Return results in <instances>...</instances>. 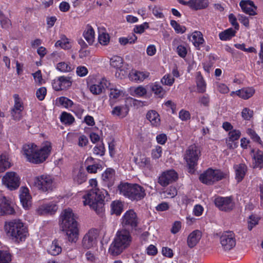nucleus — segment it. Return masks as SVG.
Segmentation results:
<instances>
[{
  "label": "nucleus",
  "instance_id": "20",
  "mask_svg": "<svg viewBox=\"0 0 263 263\" xmlns=\"http://www.w3.org/2000/svg\"><path fill=\"white\" fill-rule=\"evenodd\" d=\"M239 5L242 11L247 14L251 15H254L255 13L256 7L255 6L254 3L250 0L241 1Z\"/></svg>",
  "mask_w": 263,
  "mask_h": 263
},
{
  "label": "nucleus",
  "instance_id": "8",
  "mask_svg": "<svg viewBox=\"0 0 263 263\" xmlns=\"http://www.w3.org/2000/svg\"><path fill=\"white\" fill-rule=\"evenodd\" d=\"M200 155V151L199 147L195 145L190 146L184 156V159L189 166L190 173H193L194 172V167L197 164V161Z\"/></svg>",
  "mask_w": 263,
  "mask_h": 263
},
{
  "label": "nucleus",
  "instance_id": "38",
  "mask_svg": "<svg viewBox=\"0 0 263 263\" xmlns=\"http://www.w3.org/2000/svg\"><path fill=\"white\" fill-rule=\"evenodd\" d=\"M111 208L112 213L120 215L123 211V204L120 201H114L111 203Z\"/></svg>",
  "mask_w": 263,
  "mask_h": 263
},
{
  "label": "nucleus",
  "instance_id": "30",
  "mask_svg": "<svg viewBox=\"0 0 263 263\" xmlns=\"http://www.w3.org/2000/svg\"><path fill=\"white\" fill-rule=\"evenodd\" d=\"M47 252L51 255L56 256L62 252V248L58 240H54L47 249Z\"/></svg>",
  "mask_w": 263,
  "mask_h": 263
},
{
  "label": "nucleus",
  "instance_id": "41",
  "mask_svg": "<svg viewBox=\"0 0 263 263\" xmlns=\"http://www.w3.org/2000/svg\"><path fill=\"white\" fill-rule=\"evenodd\" d=\"M60 120L63 123L70 125L74 122V118L70 114L63 112L61 115Z\"/></svg>",
  "mask_w": 263,
  "mask_h": 263
},
{
  "label": "nucleus",
  "instance_id": "29",
  "mask_svg": "<svg viewBox=\"0 0 263 263\" xmlns=\"http://www.w3.org/2000/svg\"><path fill=\"white\" fill-rule=\"evenodd\" d=\"M148 87L155 95L159 98H162L165 94V90L158 83H151L148 85Z\"/></svg>",
  "mask_w": 263,
  "mask_h": 263
},
{
  "label": "nucleus",
  "instance_id": "48",
  "mask_svg": "<svg viewBox=\"0 0 263 263\" xmlns=\"http://www.w3.org/2000/svg\"><path fill=\"white\" fill-rule=\"evenodd\" d=\"M11 255L7 251L0 250V263H10Z\"/></svg>",
  "mask_w": 263,
  "mask_h": 263
},
{
  "label": "nucleus",
  "instance_id": "25",
  "mask_svg": "<svg viewBox=\"0 0 263 263\" xmlns=\"http://www.w3.org/2000/svg\"><path fill=\"white\" fill-rule=\"evenodd\" d=\"M255 90L252 87L243 88L236 91V94L240 98L246 100L251 97L254 93Z\"/></svg>",
  "mask_w": 263,
  "mask_h": 263
},
{
  "label": "nucleus",
  "instance_id": "15",
  "mask_svg": "<svg viewBox=\"0 0 263 263\" xmlns=\"http://www.w3.org/2000/svg\"><path fill=\"white\" fill-rule=\"evenodd\" d=\"M98 235L96 230H90L83 238L82 245L83 247L86 249H90L95 246L97 243Z\"/></svg>",
  "mask_w": 263,
  "mask_h": 263
},
{
  "label": "nucleus",
  "instance_id": "47",
  "mask_svg": "<svg viewBox=\"0 0 263 263\" xmlns=\"http://www.w3.org/2000/svg\"><path fill=\"white\" fill-rule=\"evenodd\" d=\"M137 39V36L134 34H133L131 36H128L127 37L119 38V42L121 45H125L128 43L132 44L135 43Z\"/></svg>",
  "mask_w": 263,
  "mask_h": 263
},
{
  "label": "nucleus",
  "instance_id": "16",
  "mask_svg": "<svg viewBox=\"0 0 263 263\" xmlns=\"http://www.w3.org/2000/svg\"><path fill=\"white\" fill-rule=\"evenodd\" d=\"M110 85V83L105 79H102L97 83L90 86L89 90L93 95H100L105 88H107Z\"/></svg>",
  "mask_w": 263,
  "mask_h": 263
},
{
  "label": "nucleus",
  "instance_id": "27",
  "mask_svg": "<svg viewBox=\"0 0 263 263\" xmlns=\"http://www.w3.org/2000/svg\"><path fill=\"white\" fill-rule=\"evenodd\" d=\"M191 8L197 10L206 8L209 5L208 0H190Z\"/></svg>",
  "mask_w": 263,
  "mask_h": 263
},
{
  "label": "nucleus",
  "instance_id": "42",
  "mask_svg": "<svg viewBox=\"0 0 263 263\" xmlns=\"http://www.w3.org/2000/svg\"><path fill=\"white\" fill-rule=\"evenodd\" d=\"M56 47L60 46L64 49H68L71 48V45L68 39L64 36L61 40L58 41L55 44Z\"/></svg>",
  "mask_w": 263,
  "mask_h": 263
},
{
  "label": "nucleus",
  "instance_id": "59",
  "mask_svg": "<svg viewBox=\"0 0 263 263\" xmlns=\"http://www.w3.org/2000/svg\"><path fill=\"white\" fill-rule=\"evenodd\" d=\"M47 93L46 88L44 87L40 88L36 90V98L40 101L44 99Z\"/></svg>",
  "mask_w": 263,
  "mask_h": 263
},
{
  "label": "nucleus",
  "instance_id": "64",
  "mask_svg": "<svg viewBox=\"0 0 263 263\" xmlns=\"http://www.w3.org/2000/svg\"><path fill=\"white\" fill-rule=\"evenodd\" d=\"M101 168V165L99 164H95L92 165H89L87 166L86 170L89 173H96L98 170Z\"/></svg>",
  "mask_w": 263,
  "mask_h": 263
},
{
  "label": "nucleus",
  "instance_id": "19",
  "mask_svg": "<svg viewBox=\"0 0 263 263\" xmlns=\"http://www.w3.org/2000/svg\"><path fill=\"white\" fill-rule=\"evenodd\" d=\"M102 180L108 187L112 186L115 180V171L111 168H108L102 174Z\"/></svg>",
  "mask_w": 263,
  "mask_h": 263
},
{
  "label": "nucleus",
  "instance_id": "44",
  "mask_svg": "<svg viewBox=\"0 0 263 263\" xmlns=\"http://www.w3.org/2000/svg\"><path fill=\"white\" fill-rule=\"evenodd\" d=\"M73 180L78 184L84 182L86 180V176L85 173L79 170L77 174L73 176Z\"/></svg>",
  "mask_w": 263,
  "mask_h": 263
},
{
  "label": "nucleus",
  "instance_id": "33",
  "mask_svg": "<svg viewBox=\"0 0 263 263\" xmlns=\"http://www.w3.org/2000/svg\"><path fill=\"white\" fill-rule=\"evenodd\" d=\"M149 74L148 72L136 71L130 74V78L133 81L142 82L148 77Z\"/></svg>",
  "mask_w": 263,
  "mask_h": 263
},
{
  "label": "nucleus",
  "instance_id": "61",
  "mask_svg": "<svg viewBox=\"0 0 263 263\" xmlns=\"http://www.w3.org/2000/svg\"><path fill=\"white\" fill-rule=\"evenodd\" d=\"M148 28V23H144L143 24H141L140 25L136 26L135 27L134 31L135 33L141 34L144 31V30L146 28Z\"/></svg>",
  "mask_w": 263,
  "mask_h": 263
},
{
  "label": "nucleus",
  "instance_id": "11",
  "mask_svg": "<svg viewBox=\"0 0 263 263\" xmlns=\"http://www.w3.org/2000/svg\"><path fill=\"white\" fill-rule=\"evenodd\" d=\"M220 242L224 250H231L236 245L234 233L232 231L224 232L220 237Z\"/></svg>",
  "mask_w": 263,
  "mask_h": 263
},
{
  "label": "nucleus",
  "instance_id": "2",
  "mask_svg": "<svg viewBox=\"0 0 263 263\" xmlns=\"http://www.w3.org/2000/svg\"><path fill=\"white\" fill-rule=\"evenodd\" d=\"M77 218V216L70 208L63 210L60 215V227L62 231L66 232L68 240L70 242H76L78 239L79 231Z\"/></svg>",
  "mask_w": 263,
  "mask_h": 263
},
{
  "label": "nucleus",
  "instance_id": "32",
  "mask_svg": "<svg viewBox=\"0 0 263 263\" xmlns=\"http://www.w3.org/2000/svg\"><path fill=\"white\" fill-rule=\"evenodd\" d=\"M190 40L192 41L195 47H199L204 42L202 35L199 31H195L193 32L192 35L190 37Z\"/></svg>",
  "mask_w": 263,
  "mask_h": 263
},
{
  "label": "nucleus",
  "instance_id": "60",
  "mask_svg": "<svg viewBox=\"0 0 263 263\" xmlns=\"http://www.w3.org/2000/svg\"><path fill=\"white\" fill-rule=\"evenodd\" d=\"M98 39L101 44L106 45L109 42V37L108 34L103 33L99 35Z\"/></svg>",
  "mask_w": 263,
  "mask_h": 263
},
{
  "label": "nucleus",
  "instance_id": "6",
  "mask_svg": "<svg viewBox=\"0 0 263 263\" xmlns=\"http://www.w3.org/2000/svg\"><path fill=\"white\" fill-rule=\"evenodd\" d=\"M118 188L120 194L131 200H140L146 195L144 188L137 184L121 183Z\"/></svg>",
  "mask_w": 263,
  "mask_h": 263
},
{
  "label": "nucleus",
  "instance_id": "43",
  "mask_svg": "<svg viewBox=\"0 0 263 263\" xmlns=\"http://www.w3.org/2000/svg\"><path fill=\"white\" fill-rule=\"evenodd\" d=\"M13 98L14 101V104L13 107L12 108L16 110L23 111L24 109L23 103L21 99L20 98L18 95L14 94L13 95Z\"/></svg>",
  "mask_w": 263,
  "mask_h": 263
},
{
  "label": "nucleus",
  "instance_id": "28",
  "mask_svg": "<svg viewBox=\"0 0 263 263\" xmlns=\"http://www.w3.org/2000/svg\"><path fill=\"white\" fill-rule=\"evenodd\" d=\"M146 118L153 126H157L160 124L159 115L156 111H149L147 113Z\"/></svg>",
  "mask_w": 263,
  "mask_h": 263
},
{
  "label": "nucleus",
  "instance_id": "40",
  "mask_svg": "<svg viewBox=\"0 0 263 263\" xmlns=\"http://www.w3.org/2000/svg\"><path fill=\"white\" fill-rule=\"evenodd\" d=\"M123 60L119 56H114L110 60V65L117 69H120L122 67Z\"/></svg>",
  "mask_w": 263,
  "mask_h": 263
},
{
  "label": "nucleus",
  "instance_id": "39",
  "mask_svg": "<svg viewBox=\"0 0 263 263\" xmlns=\"http://www.w3.org/2000/svg\"><path fill=\"white\" fill-rule=\"evenodd\" d=\"M196 84L198 91L200 93H203L206 90V84L201 75H198L196 78Z\"/></svg>",
  "mask_w": 263,
  "mask_h": 263
},
{
  "label": "nucleus",
  "instance_id": "4",
  "mask_svg": "<svg viewBox=\"0 0 263 263\" xmlns=\"http://www.w3.org/2000/svg\"><path fill=\"white\" fill-rule=\"evenodd\" d=\"M51 149V144L46 141L40 149L33 143L25 144L23 147V154L28 161L38 164L44 162L50 154Z\"/></svg>",
  "mask_w": 263,
  "mask_h": 263
},
{
  "label": "nucleus",
  "instance_id": "63",
  "mask_svg": "<svg viewBox=\"0 0 263 263\" xmlns=\"http://www.w3.org/2000/svg\"><path fill=\"white\" fill-rule=\"evenodd\" d=\"M217 90L221 93H227L229 91V89L224 84L217 83Z\"/></svg>",
  "mask_w": 263,
  "mask_h": 263
},
{
  "label": "nucleus",
  "instance_id": "21",
  "mask_svg": "<svg viewBox=\"0 0 263 263\" xmlns=\"http://www.w3.org/2000/svg\"><path fill=\"white\" fill-rule=\"evenodd\" d=\"M57 209V205L54 203L51 202L41 205L38 208L37 212L40 215L52 214L56 212Z\"/></svg>",
  "mask_w": 263,
  "mask_h": 263
},
{
  "label": "nucleus",
  "instance_id": "7",
  "mask_svg": "<svg viewBox=\"0 0 263 263\" xmlns=\"http://www.w3.org/2000/svg\"><path fill=\"white\" fill-rule=\"evenodd\" d=\"M33 184L43 192L52 191L55 187L54 178L49 175H42L35 177Z\"/></svg>",
  "mask_w": 263,
  "mask_h": 263
},
{
  "label": "nucleus",
  "instance_id": "54",
  "mask_svg": "<svg viewBox=\"0 0 263 263\" xmlns=\"http://www.w3.org/2000/svg\"><path fill=\"white\" fill-rule=\"evenodd\" d=\"M59 78L62 83L63 88H64V89L68 88L71 85V81L69 77L62 76L59 77Z\"/></svg>",
  "mask_w": 263,
  "mask_h": 263
},
{
  "label": "nucleus",
  "instance_id": "50",
  "mask_svg": "<svg viewBox=\"0 0 263 263\" xmlns=\"http://www.w3.org/2000/svg\"><path fill=\"white\" fill-rule=\"evenodd\" d=\"M241 133L239 130L234 129L229 133V141L234 142L237 140L240 137Z\"/></svg>",
  "mask_w": 263,
  "mask_h": 263
},
{
  "label": "nucleus",
  "instance_id": "37",
  "mask_svg": "<svg viewBox=\"0 0 263 263\" xmlns=\"http://www.w3.org/2000/svg\"><path fill=\"white\" fill-rule=\"evenodd\" d=\"M254 159L255 161L254 167L263 168V153L261 151H258L254 154Z\"/></svg>",
  "mask_w": 263,
  "mask_h": 263
},
{
  "label": "nucleus",
  "instance_id": "24",
  "mask_svg": "<svg viewBox=\"0 0 263 263\" xmlns=\"http://www.w3.org/2000/svg\"><path fill=\"white\" fill-rule=\"evenodd\" d=\"M236 173V179L238 182L241 181L244 178L247 171V166L243 163L234 165Z\"/></svg>",
  "mask_w": 263,
  "mask_h": 263
},
{
  "label": "nucleus",
  "instance_id": "31",
  "mask_svg": "<svg viewBox=\"0 0 263 263\" xmlns=\"http://www.w3.org/2000/svg\"><path fill=\"white\" fill-rule=\"evenodd\" d=\"M83 36L89 45L93 43L95 39V32L91 26H87L86 30L83 32Z\"/></svg>",
  "mask_w": 263,
  "mask_h": 263
},
{
  "label": "nucleus",
  "instance_id": "18",
  "mask_svg": "<svg viewBox=\"0 0 263 263\" xmlns=\"http://www.w3.org/2000/svg\"><path fill=\"white\" fill-rule=\"evenodd\" d=\"M20 198L21 202L25 209H28L31 205V197L29 190L25 187H22L20 190Z\"/></svg>",
  "mask_w": 263,
  "mask_h": 263
},
{
  "label": "nucleus",
  "instance_id": "45",
  "mask_svg": "<svg viewBox=\"0 0 263 263\" xmlns=\"http://www.w3.org/2000/svg\"><path fill=\"white\" fill-rule=\"evenodd\" d=\"M131 91L132 92V95L138 97H142L146 95L147 92L146 88L142 86L132 88Z\"/></svg>",
  "mask_w": 263,
  "mask_h": 263
},
{
  "label": "nucleus",
  "instance_id": "56",
  "mask_svg": "<svg viewBox=\"0 0 263 263\" xmlns=\"http://www.w3.org/2000/svg\"><path fill=\"white\" fill-rule=\"evenodd\" d=\"M248 134L251 137V139L255 142L261 144V141L259 136L256 133V132L251 129L249 128L247 130Z\"/></svg>",
  "mask_w": 263,
  "mask_h": 263
},
{
  "label": "nucleus",
  "instance_id": "52",
  "mask_svg": "<svg viewBox=\"0 0 263 263\" xmlns=\"http://www.w3.org/2000/svg\"><path fill=\"white\" fill-rule=\"evenodd\" d=\"M175 79L170 74H165L161 79V83L165 85L172 86L174 83Z\"/></svg>",
  "mask_w": 263,
  "mask_h": 263
},
{
  "label": "nucleus",
  "instance_id": "53",
  "mask_svg": "<svg viewBox=\"0 0 263 263\" xmlns=\"http://www.w3.org/2000/svg\"><path fill=\"white\" fill-rule=\"evenodd\" d=\"M59 100L60 104L66 108L70 107L73 104V102L71 100L65 97H61L59 98Z\"/></svg>",
  "mask_w": 263,
  "mask_h": 263
},
{
  "label": "nucleus",
  "instance_id": "3",
  "mask_svg": "<svg viewBox=\"0 0 263 263\" xmlns=\"http://www.w3.org/2000/svg\"><path fill=\"white\" fill-rule=\"evenodd\" d=\"M4 230L6 236L15 243L25 241L28 236L27 227L19 219L5 221Z\"/></svg>",
  "mask_w": 263,
  "mask_h": 263
},
{
  "label": "nucleus",
  "instance_id": "35",
  "mask_svg": "<svg viewBox=\"0 0 263 263\" xmlns=\"http://www.w3.org/2000/svg\"><path fill=\"white\" fill-rule=\"evenodd\" d=\"M11 166L9 158L6 154L0 155V173L4 172Z\"/></svg>",
  "mask_w": 263,
  "mask_h": 263
},
{
  "label": "nucleus",
  "instance_id": "5",
  "mask_svg": "<svg viewBox=\"0 0 263 263\" xmlns=\"http://www.w3.org/2000/svg\"><path fill=\"white\" fill-rule=\"evenodd\" d=\"M132 238L129 231L122 229L119 230L113 241L110 245L108 252L112 256H118L128 248L132 242Z\"/></svg>",
  "mask_w": 263,
  "mask_h": 263
},
{
  "label": "nucleus",
  "instance_id": "51",
  "mask_svg": "<svg viewBox=\"0 0 263 263\" xmlns=\"http://www.w3.org/2000/svg\"><path fill=\"white\" fill-rule=\"evenodd\" d=\"M57 68L61 72H69L72 68L68 64L65 62H60L57 64Z\"/></svg>",
  "mask_w": 263,
  "mask_h": 263
},
{
  "label": "nucleus",
  "instance_id": "23",
  "mask_svg": "<svg viewBox=\"0 0 263 263\" xmlns=\"http://www.w3.org/2000/svg\"><path fill=\"white\" fill-rule=\"evenodd\" d=\"M128 111L129 109L126 105L117 106L113 108L111 114L114 116L123 118L127 116Z\"/></svg>",
  "mask_w": 263,
  "mask_h": 263
},
{
  "label": "nucleus",
  "instance_id": "46",
  "mask_svg": "<svg viewBox=\"0 0 263 263\" xmlns=\"http://www.w3.org/2000/svg\"><path fill=\"white\" fill-rule=\"evenodd\" d=\"M260 218L257 216L251 215L250 216L248 220V228L249 231H251L252 229L258 223Z\"/></svg>",
  "mask_w": 263,
  "mask_h": 263
},
{
  "label": "nucleus",
  "instance_id": "55",
  "mask_svg": "<svg viewBox=\"0 0 263 263\" xmlns=\"http://www.w3.org/2000/svg\"><path fill=\"white\" fill-rule=\"evenodd\" d=\"M253 115V110L248 108H244L241 111L242 117L246 120H249Z\"/></svg>",
  "mask_w": 263,
  "mask_h": 263
},
{
  "label": "nucleus",
  "instance_id": "57",
  "mask_svg": "<svg viewBox=\"0 0 263 263\" xmlns=\"http://www.w3.org/2000/svg\"><path fill=\"white\" fill-rule=\"evenodd\" d=\"M22 110H16L11 108V116L12 118L15 121H19L22 117Z\"/></svg>",
  "mask_w": 263,
  "mask_h": 263
},
{
  "label": "nucleus",
  "instance_id": "9",
  "mask_svg": "<svg viewBox=\"0 0 263 263\" xmlns=\"http://www.w3.org/2000/svg\"><path fill=\"white\" fill-rule=\"evenodd\" d=\"M223 177V174L220 171L209 168L200 175L199 179L204 184H212L221 180Z\"/></svg>",
  "mask_w": 263,
  "mask_h": 263
},
{
  "label": "nucleus",
  "instance_id": "17",
  "mask_svg": "<svg viewBox=\"0 0 263 263\" xmlns=\"http://www.w3.org/2000/svg\"><path fill=\"white\" fill-rule=\"evenodd\" d=\"M14 213V210L11 204V201L5 197L0 198V216L4 214L11 215Z\"/></svg>",
  "mask_w": 263,
  "mask_h": 263
},
{
  "label": "nucleus",
  "instance_id": "22",
  "mask_svg": "<svg viewBox=\"0 0 263 263\" xmlns=\"http://www.w3.org/2000/svg\"><path fill=\"white\" fill-rule=\"evenodd\" d=\"M201 232L199 230H194L187 237V243L188 246L192 248L199 241L201 238Z\"/></svg>",
  "mask_w": 263,
  "mask_h": 263
},
{
  "label": "nucleus",
  "instance_id": "10",
  "mask_svg": "<svg viewBox=\"0 0 263 263\" xmlns=\"http://www.w3.org/2000/svg\"><path fill=\"white\" fill-rule=\"evenodd\" d=\"M2 183L10 190H15L20 185V178L15 172H7L2 178Z\"/></svg>",
  "mask_w": 263,
  "mask_h": 263
},
{
  "label": "nucleus",
  "instance_id": "12",
  "mask_svg": "<svg viewBox=\"0 0 263 263\" xmlns=\"http://www.w3.org/2000/svg\"><path fill=\"white\" fill-rule=\"evenodd\" d=\"M216 206L221 211H229L233 209L234 202L231 197H218L214 201Z\"/></svg>",
  "mask_w": 263,
  "mask_h": 263
},
{
  "label": "nucleus",
  "instance_id": "58",
  "mask_svg": "<svg viewBox=\"0 0 263 263\" xmlns=\"http://www.w3.org/2000/svg\"><path fill=\"white\" fill-rule=\"evenodd\" d=\"M162 147L160 146H157L152 151V157L153 159H159L162 154Z\"/></svg>",
  "mask_w": 263,
  "mask_h": 263
},
{
  "label": "nucleus",
  "instance_id": "62",
  "mask_svg": "<svg viewBox=\"0 0 263 263\" xmlns=\"http://www.w3.org/2000/svg\"><path fill=\"white\" fill-rule=\"evenodd\" d=\"M76 72L79 76L84 77L88 73V69L85 66H80L77 67Z\"/></svg>",
  "mask_w": 263,
  "mask_h": 263
},
{
  "label": "nucleus",
  "instance_id": "26",
  "mask_svg": "<svg viewBox=\"0 0 263 263\" xmlns=\"http://www.w3.org/2000/svg\"><path fill=\"white\" fill-rule=\"evenodd\" d=\"M135 162L142 167H147L151 168L152 166L151 164V160L149 158L145 157L144 155H140L139 157L134 158Z\"/></svg>",
  "mask_w": 263,
  "mask_h": 263
},
{
  "label": "nucleus",
  "instance_id": "13",
  "mask_svg": "<svg viewBox=\"0 0 263 263\" xmlns=\"http://www.w3.org/2000/svg\"><path fill=\"white\" fill-rule=\"evenodd\" d=\"M178 178L177 173L173 170L163 172L158 178V183L162 186H166L176 181Z\"/></svg>",
  "mask_w": 263,
  "mask_h": 263
},
{
  "label": "nucleus",
  "instance_id": "14",
  "mask_svg": "<svg viewBox=\"0 0 263 263\" xmlns=\"http://www.w3.org/2000/svg\"><path fill=\"white\" fill-rule=\"evenodd\" d=\"M138 223L137 215L133 210H129L124 214L122 218L123 226L133 229L137 227Z\"/></svg>",
  "mask_w": 263,
  "mask_h": 263
},
{
  "label": "nucleus",
  "instance_id": "34",
  "mask_svg": "<svg viewBox=\"0 0 263 263\" xmlns=\"http://www.w3.org/2000/svg\"><path fill=\"white\" fill-rule=\"evenodd\" d=\"M107 88L109 90L110 92L109 94L110 100L114 101L119 99L120 97L123 96V92L122 90L114 88L112 85L110 84Z\"/></svg>",
  "mask_w": 263,
  "mask_h": 263
},
{
  "label": "nucleus",
  "instance_id": "36",
  "mask_svg": "<svg viewBox=\"0 0 263 263\" xmlns=\"http://www.w3.org/2000/svg\"><path fill=\"white\" fill-rule=\"evenodd\" d=\"M236 31L232 28H229L224 31L220 32L219 34L221 40L227 41L231 39L235 35Z\"/></svg>",
  "mask_w": 263,
  "mask_h": 263
},
{
  "label": "nucleus",
  "instance_id": "1",
  "mask_svg": "<svg viewBox=\"0 0 263 263\" xmlns=\"http://www.w3.org/2000/svg\"><path fill=\"white\" fill-rule=\"evenodd\" d=\"M89 184L93 188L86 191L83 195V203L85 205H88L90 209L94 210L98 214L103 212L104 209V200H107L108 192L103 189L100 190L97 187V181L91 179L89 180Z\"/></svg>",
  "mask_w": 263,
  "mask_h": 263
},
{
  "label": "nucleus",
  "instance_id": "49",
  "mask_svg": "<svg viewBox=\"0 0 263 263\" xmlns=\"http://www.w3.org/2000/svg\"><path fill=\"white\" fill-rule=\"evenodd\" d=\"M171 25L178 33H183L186 30L185 27L181 26L176 21L172 20L171 21Z\"/></svg>",
  "mask_w": 263,
  "mask_h": 263
}]
</instances>
